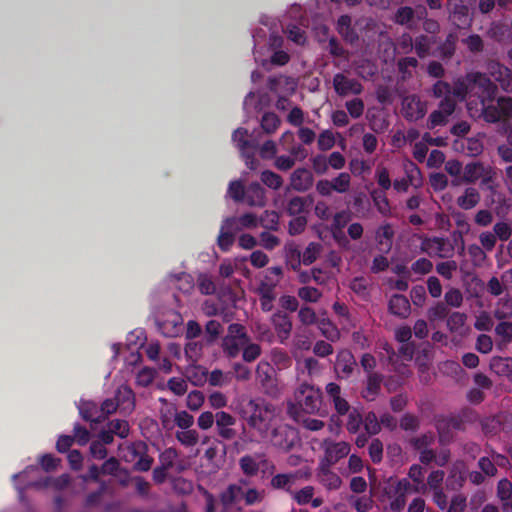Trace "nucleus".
<instances>
[{"instance_id": "49", "label": "nucleus", "mask_w": 512, "mask_h": 512, "mask_svg": "<svg viewBox=\"0 0 512 512\" xmlns=\"http://www.w3.org/2000/svg\"><path fill=\"white\" fill-rule=\"evenodd\" d=\"M260 178L264 185H266L267 187H269L273 190L280 189L283 184L282 177L279 174H277L271 170H264L261 173Z\"/></svg>"}, {"instance_id": "40", "label": "nucleus", "mask_w": 512, "mask_h": 512, "mask_svg": "<svg viewBox=\"0 0 512 512\" xmlns=\"http://www.w3.org/2000/svg\"><path fill=\"white\" fill-rule=\"evenodd\" d=\"M285 261L287 266L293 271H299L302 262L301 251L294 245L285 248Z\"/></svg>"}, {"instance_id": "37", "label": "nucleus", "mask_w": 512, "mask_h": 512, "mask_svg": "<svg viewBox=\"0 0 512 512\" xmlns=\"http://www.w3.org/2000/svg\"><path fill=\"white\" fill-rule=\"evenodd\" d=\"M280 124L281 119L274 112H265L260 120L262 130L268 135L275 133Z\"/></svg>"}, {"instance_id": "9", "label": "nucleus", "mask_w": 512, "mask_h": 512, "mask_svg": "<svg viewBox=\"0 0 512 512\" xmlns=\"http://www.w3.org/2000/svg\"><path fill=\"white\" fill-rule=\"evenodd\" d=\"M427 112L425 102H422L417 95H408L402 100V115L409 122L422 119Z\"/></svg>"}, {"instance_id": "39", "label": "nucleus", "mask_w": 512, "mask_h": 512, "mask_svg": "<svg viewBox=\"0 0 512 512\" xmlns=\"http://www.w3.org/2000/svg\"><path fill=\"white\" fill-rule=\"evenodd\" d=\"M201 378L194 381V385H199L203 381H208L211 386H223L226 383V377L223 372L219 369L213 370L209 375L206 370H201Z\"/></svg>"}, {"instance_id": "41", "label": "nucleus", "mask_w": 512, "mask_h": 512, "mask_svg": "<svg viewBox=\"0 0 512 512\" xmlns=\"http://www.w3.org/2000/svg\"><path fill=\"white\" fill-rule=\"evenodd\" d=\"M502 418V415H494L481 419L480 423L484 434L496 435L501 429Z\"/></svg>"}, {"instance_id": "44", "label": "nucleus", "mask_w": 512, "mask_h": 512, "mask_svg": "<svg viewBox=\"0 0 512 512\" xmlns=\"http://www.w3.org/2000/svg\"><path fill=\"white\" fill-rule=\"evenodd\" d=\"M457 36L454 33H449L443 43L438 47L439 55L443 59H450L456 49Z\"/></svg>"}, {"instance_id": "30", "label": "nucleus", "mask_w": 512, "mask_h": 512, "mask_svg": "<svg viewBox=\"0 0 512 512\" xmlns=\"http://www.w3.org/2000/svg\"><path fill=\"white\" fill-rule=\"evenodd\" d=\"M467 321V314L464 312H450L446 319V327L450 333L462 334V330Z\"/></svg>"}, {"instance_id": "27", "label": "nucleus", "mask_w": 512, "mask_h": 512, "mask_svg": "<svg viewBox=\"0 0 512 512\" xmlns=\"http://www.w3.org/2000/svg\"><path fill=\"white\" fill-rule=\"evenodd\" d=\"M297 480V476L294 473H280L276 474L271 479V486L274 489H282L292 494V487Z\"/></svg>"}, {"instance_id": "58", "label": "nucleus", "mask_w": 512, "mask_h": 512, "mask_svg": "<svg viewBox=\"0 0 512 512\" xmlns=\"http://www.w3.org/2000/svg\"><path fill=\"white\" fill-rule=\"evenodd\" d=\"M293 218L288 224V233L291 236L300 235L306 229L308 219L307 216H292Z\"/></svg>"}, {"instance_id": "21", "label": "nucleus", "mask_w": 512, "mask_h": 512, "mask_svg": "<svg viewBox=\"0 0 512 512\" xmlns=\"http://www.w3.org/2000/svg\"><path fill=\"white\" fill-rule=\"evenodd\" d=\"M388 309L391 314L405 319L410 314L411 306L406 296L401 294H394L389 300Z\"/></svg>"}, {"instance_id": "1", "label": "nucleus", "mask_w": 512, "mask_h": 512, "mask_svg": "<svg viewBox=\"0 0 512 512\" xmlns=\"http://www.w3.org/2000/svg\"><path fill=\"white\" fill-rule=\"evenodd\" d=\"M274 408L262 398L243 402L241 412L248 425L256 429L262 437H267L271 427Z\"/></svg>"}, {"instance_id": "5", "label": "nucleus", "mask_w": 512, "mask_h": 512, "mask_svg": "<svg viewBox=\"0 0 512 512\" xmlns=\"http://www.w3.org/2000/svg\"><path fill=\"white\" fill-rule=\"evenodd\" d=\"M127 450L129 455L125 457V461L134 462L135 471L146 472L151 469L154 459L148 455V446L145 442H132L127 446Z\"/></svg>"}, {"instance_id": "59", "label": "nucleus", "mask_w": 512, "mask_h": 512, "mask_svg": "<svg viewBox=\"0 0 512 512\" xmlns=\"http://www.w3.org/2000/svg\"><path fill=\"white\" fill-rule=\"evenodd\" d=\"M431 44L432 41L428 36L420 35L416 37L413 48L419 58H425L429 54Z\"/></svg>"}, {"instance_id": "17", "label": "nucleus", "mask_w": 512, "mask_h": 512, "mask_svg": "<svg viewBox=\"0 0 512 512\" xmlns=\"http://www.w3.org/2000/svg\"><path fill=\"white\" fill-rule=\"evenodd\" d=\"M115 399L119 410L124 415L131 414L135 409V394L133 390L127 386H120L115 393Z\"/></svg>"}, {"instance_id": "38", "label": "nucleus", "mask_w": 512, "mask_h": 512, "mask_svg": "<svg viewBox=\"0 0 512 512\" xmlns=\"http://www.w3.org/2000/svg\"><path fill=\"white\" fill-rule=\"evenodd\" d=\"M493 315L498 320H505L512 316V297L505 296L496 303Z\"/></svg>"}, {"instance_id": "22", "label": "nucleus", "mask_w": 512, "mask_h": 512, "mask_svg": "<svg viewBox=\"0 0 512 512\" xmlns=\"http://www.w3.org/2000/svg\"><path fill=\"white\" fill-rule=\"evenodd\" d=\"M350 447L345 442L333 443L325 449L324 463L328 466L334 465L340 459L349 454Z\"/></svg>"}, {"instance_id": "33", "label": "nucleus", "mask_w": 512, "mask_h": 512, "mask_svg": "<svg viewBox=\"0 0 512 512\" xmlns=\"http://www.w3.org/2000/svg\"><path fill=\"white\" fill-rule=\"evenodd\" d=\"M79 413L85 421L94 423L102 422L99 407L94 402H83L79 407Z\"/></svg>"}, {"instance_id": "64", "label": "nucleus", "mask_w": 512, "mask_h": 512, "mask_svg": "<svg viewBox=\"0 0 512 512\" xmlns=\"http://www.w3.org/2000/svg\"><path fill=\"white\" fill-rule=\"evenodd\" d=\"M495 333L502 338L504 343H510L512 341V323L501 321L495 327Z\"/></svg>"}, {"instance_id": "52", "label": "nucleus", "mask_w": 512, "mask_h": 512, "mask_svg": "<svg viewBox=\"0 0 512 512\" xmlns=\"http://www.w3.org/2000/svg\"><path fill=\"white\" fill-rule=\"evenodd\" d=\"M332 188L337 193H346L351 184V176L347 172H341L337 177L330 180Z\"/></svg>"}, {"instance_id": "32", "label": "nucleus", "mask_w": 512, "mask_h": 512, "mask_svg": "<svg viewBox=\"0 0 512 512\" xmlns=\"http://www.w3.org/2000/svg\"><path fill=\"white\" fill-rule=\"evenodd\" d=\"M484 166L480 162H471L463 167L462 181L465 183H475L483 176Z\"/></svg>"}, {"instance_id": "13", "label": "nucleus", "mask_w": 512, "mask_h": 512, "mask_svg": "<svg viewBox=\"0 0 512 512\" xmlns=\"http://www.w3.org/2000/svg\"><path fill=\"white\" fill-rule=\"evenodd\" d=\"M489 75L498 82L504 92H512V72L509 68L497 61H490L487 65Z\"/></svg>"}, {"instance_id": "60", "label": "nucleus", "mask_w": 512, "mask_h": 512, "mask_svg": "<svg viewBox=\"0 0 512 512\" xmlns=\"http://www.w3.org/2000/svg\"><path fill=\"white\" fill-rule=\"evenodd\" d=\"M375 179L380 191H387L391 188L392 182L390 179L389 171L386 167L378 166L375 171Z\"/></svg>"}, {"instance_id": "11", "label": "nucleus", "mask_w": 512, "mask_h": 512, "mask_svg": "<svg viewBox=\"0 0 512 512\" xmlns=\"http://www.w3.org/2000/svg\"><path fill=\"white\" fill-rule=\"evenodd\" d=\"M356 368L357 362L350 350L342 349L337 353L334 369L339 379L350 378Z\"/></svg>"}, {"instance_id": "29", "label": "nucleus", "mask_w": 512, "mask_h": 512, "mask_svg": "<svg viewBox=\"0 0 512 512\" xmlns=\"http://www.w3.org/2000/svg\"><path fill=\"white\" fill-rule=\"evenodd\" d=\"M491 369L498 375L507 377L512 381V358L511 357H493L491 360Z\"/></svg>"}, {"instance_id": "43", "label": "nucleus", "mask_w": 512, "mask_h": 512, "mask_svg": "<svg viewBox=\"0 0 512 512\" xmlns=\"http://www.w3.org/2000/svg\"><path fill=\"white\" fill-rule=\"evenodd\" d=\"M418 66V60L414 57H403L398 60L397 67L402 80L412 77V70Z\"/></svg>"}, {"instance_id": "10", "label": "nucleus", "mask_w": 512, "mask_h": 512, "mask_svg": "<svg viewBox=\"0 0 512 512\" xmlns=\"http://www.w3.org/2000/svg\"><path fill=\"white\" fill-rule=\"evenodd\" d=\"M239 231L240 227L237 225L235 217H227L223 220L217 238V245L221 251L230 250L235 241V234Z\"/></svg>"}, {"instance_id": "18", "label": "nucleus", "mask_w": 512, "mask_h": 512, "mask_svg": "<svg viewBox=\"0 0 512 512\" xmlns=\"http://www.w3.org/2000/svg\"><path fill=\"white\" fill-rule=\"evenodd\" d=\"M336 30L341 35V37L349 43L350 45H354L359 41V35L352 25L351 16L344 14L341 15L336 23Z\"/></svg>"}, {"instance_id": "6", "label": "nucleus", "mask_w": 512, "mask_h": 512, "mask_svg": "<svg viewBox=\"0 0 512 512\" xmlns=\"http://www.w3.org/2000/svg\"><path fill=\"white\" fill-rule=\"evenodd\" d=\"M298 440V431L288 424H280L274 427L271 433L273 446L286 452L290 451Z\"/></svg>"}, {"instance_id": "8", "label": "nucleus", "mask_w": 512, "mask_h": 512, "mask_svg": "<svg viewBox=\"0 0 512 512\" xmlns=\"http://www.w3.org/2000/svg\"><path fill=\"white\" fill-rule=\"evenodd\" d=\"M422 251L430 256L450 258L454 254L453 244L443 237L425 238L421 245Z\"/></svg>"}, {"instance_id": "45", "label": "nucleus", "mask_w": 512, "mask_h": 512, "mask_svg": "<svg viewBox=\"0 0 512 512\" xmlns=\"http://www.w3.org/2000/svg\"><path fill=\"white\" fill-rule=\"evenodd\" d=\"M409 486V482L407 480L399 481L397 490H403L401 491L394 499L390 502V509L394 512H399L404 509L406 505V495L405 490Z\"/></svg>"}, {"instance_id": "20", "label": "nucleus", "mask_w": 512, "mask_h": 512, "mask_svg": "<svg viewBox=\"0 0 512 512\" xmlns=\"http://www.w3.org/2000/svg\"><path fill=\"white\" fill-rule=\"evenodd\" d=\"M313 197L307 196H293L287 201L286 212L290 216H306L308 208L313 204Z\"/></svg>"}, {"instance_id": "50", "label": "nucleus", "mask_w": 512, "mask_h": 512, "mask_svg": "<svg viewBox=\"0 0 512 512\" xmlns=\"http://www.w3.org/2000/svg\"><path fill=\"white\" fill-rule=\"evenodd\" d=\"M108 429L113 433V435H117L122 439L128 437L130 432L128 421L123 419H114L110 421L108 423Z\"/></svg>"}, {"instance_id": "61", "label": "nucleus", "mask_w": 512, "mask_h": 512, "mask_svg": "<svg viewBox=\"0 0 512 512\" xmlns=\"http://www.w3.org/2000/svg\"><path fill=\"white\" fill-rule=\"evenodd\" d=\"M194 286V279L190 274L182 272L177 276L176 287L182 293L190 294L194 290Z\"/></svg>"}, {"instance_id": "7", "label": "nucleus", "mask_w": 512, "mask_h": 512, "mask_svg": "<svg viewBox=\"0 0 512 512\" xmlns=\"http://www.w3.org/2000/svg\"><path fill=\"white\" fill-rule=\"evenodd\" d=\"M274 367L267 361H260L256 367V380L263 392L275 396L278 392Z\"/></svg>"}, {"instance_id": "35", "label": "nucleus", "mask_w": 512, "mask_h": 512, "mask_svg": "<svg viewBox=\"0 0 512 512\" xmlns=\"http://www.w3.org/2000/svg\"><path fill=\"white\" fill-rule=\"evenodd\" d=\"M171 321L157 322L158 330L166 337H174L178 333V326L182 324V317L178 313L172 315Z\"/></svg>"}, {"instance_id": "19", "label": "nucleus", "mask_w": 512, "mask_h": 512, "mask_svg": "<svg viewBox=\"0 0 512 512\" xmlns=\"http://www.w3.org/2000/svg\"><path fill=\"white\" fill-rule=\"evenodd\" d=\"M243 202L251 207H264L266 205L265 189L257 182L250 183L245 188Z\"/></svg>"}, {"instance_id": "63", "label": "nucleus", "mask_w": 512, "mask_h": 512, "mask_svg": "<svg viewBox=\"0 0 512 512\" xmlns=\"http://www.w3.org/2000/svg\"><path fill=\"white\" fill-rule=\"evenodd\" d=\"M361 425H363V417L357 409H353L348 414L346 428L350 433L355 434L359 431Z\"/></svg>"}, {"instance_id": "51", "label": "nucleus", "mask_w": 512, "mask_h": 512, "mask_svg": "<svg viewBox=\"0 0 512 512\" xmlns=\"http://www.w3.org/2000/svg\"><path fill=\"white\" fill-rule=\"evenodd\" d=\"M197 287L202 295H212L216 292V285L212 278L205 274L200 273L197 279Z\"/></svg>"}, {"instance_id": "57", "label": "nucleus", "mask_w": 512, "mask_h": 512, "mask_svg": "<svg viewBox=\"0 0 512 512\" xmlns=\"http://www.w3.org/2000/svg\"><path fill=\"white\" fill-rule=\"evenodd\" d=\"M319 329L322 335L331 342H336L340 339L341 334L339 329L330 321H321L319 324Z\"/></svg>"}, {"instance_id": "62", "label": "nucleus", "mask_w": 512, "mask_h": 512, "mask_svg": "<svg viewBox=\"0 0 512 512\" xmlns=\"http://www.w3.org/2000/svg\"><path fill=\"white\" fill-rule=\"evenodd\" d=\"M458 265L455 260H448L436 264V272L446 280H451Z\"/></svg>"}, {"instance_id": "3", "label": "nucleus", "mask_w": 512, "mask_h": 512, "mask_svg": "<svg viewBox=\"0 0 512 512\" xmlns=\"http://www.w3.org/2000/svg\"><path fill=\"white\" fill-rule=\"evenodd\" d=\"M467 82L471 85V90H477L481 108L494 101L498 89L486 74L481 72L468 74Z\"/></svg>"}, {"instance_id": "56", "label": "nucleus", "mask_w": 512, "mask_h": 512, "mask_svg": "<svg viewBox=\"0 0 512 512\" xmlns=\"http://www.w3.org/2000/svg\"><path fill=\"white\" fill-rule=\"evenodd\" d=\"M463 294L458 288L451 287L444 295V302L450 308H459L463 304Z\"/></svg>"}, {"instance_id": "36", "label": "nucleus", "mask_w": 512, "mask_h": 512, "mask_svg": "<svg viewBox=\"0 0 512 512\" xmlns=\"http://www.w3.org/2000/svg\"><path fill=\"white\" fill-rule=\"evenodd\" d=\"M371 198L377 211L383 216H389L391 213L390 203L386 196V191H379L377 189L371 192Z\"/></svg>"}, {"instance_id": "31", "label": "nucleus", "mask_w": 512, "mask_h": 512, "mask_svg": "<svg viewBox=\"0 0 512 512\" xmlns=\"http://www.w3.org/2000/svg\"><path fill=\"white\" fill-rule=\"evenodd\" d=\"M232 140L237 145L241 152L252 149L255 150L258 144L248 139V130L245 128H238L232 134Z\"/></svg>"}, {"instance_id": "53", "label": "nucleus", "mask_w": 512, "mask_h": 512, "mask_svg": "<svg viewBox=\"0 0 512 512\" xmlns=\"http://www.w3.org/2000/svg\"><path fill=\"white\" fill-rule=\"evenodd\" d=\"M176 432V439L184 446L191 447L198 443L199 435L196 430L183 429Z\"/></svg>"}, {"instance_id": "46", "label": "nucleus", "mask_w": 512, "mask_h": 512, "mask_svg": "<svg viewBox=\"0 0 512 512\" xmlns=\"http://www.w3.org/2000/svg\"><path fill=\"white\" fill-rule=\"evenodd\" d=\"M363 426L366 434L373 436L381 431L380 421L375 412H368L363 418Z\"/></svg>"}, {"instance_id": "23", "label": "nucleus", "mask_w": 512, "mask_h": 512, "mask_svg": "<svg viewBox=\"0 0 512 512\" xmlns=\"http://www.w3.org/2000/svg\"><path fill=\"white\" fill-rule=\"evenodd\" d=\"M382 382L383 375L380 373H370V375H367L366 386L362 390L361 396L366 401H374L381 391Z\"/></svg>"}, {"instance_id": "34", "label": "nucleus", "mask_w": 512, "mask_h": 512, "mask_svg": "<svg viewBox=\"0 0 512 512\" xmlns=\"http://www.w3.org/2000/svg\"><path fill=\"white\" fill-rule=\"evenodd\" d=\"M450 312V307L444 301H437L427 310V317L431 322L442 321L447 319Z\"/></svg>"}, {"instance_id": "14", "label": "nucleus", "mask_w": 512, "mask_h": 512, "mask_svg": "<svg viewBox=\"0 0 512 512\" xmlns=\"http://www.w3.org/2000/svg\"><path fill=\"white\" fill-rule=\"evenodd\" d=\"M271 324L279 343L284 344L290 338L293 327L289 315L278 310L271 316Z\"/></svg>"}, {"instance_id": "15", "label": "nucleus", "mask_w": 512, "mask_h": 512, "mask_svg": "<svg viewBox=\"0 0 512 512\" xmlns=\"http://www.w3.org/2000/svg\"><path fill=\"white\" fill-rule=\"evenodd\" d=\"M236 419L229 413L219 411L215 414V424L218 435L224 440H232L236 437L237 432L232 428Z\"/></svg>"}, {"instance_id": "54", "label": "nucleus", "mask_w": 512, "mask_h": 512, "mask_svg": "<svg viewBox=\"0 0 512 512\" xmlns=\"http://www.w3.org/2000/svg\"><path fill=\"white\" fill-rule=\"evenodd\" d=\"M225 337H233L234 340H239L241 344L249 342L246 328L239 323H232L228 326V334Z\"/></svg>"}, {"instance_id": "2", "label": "nucleus", "mask_w": 512, "mask_h": 512, "mask_svg": "<svg viewBox=\"0 0 512 512\" xmlns=\"http://www.w3.org/2000/svg\"><path fill=\"white\" fill-rule=\"evenodd\" d=\"M295 403L288 405L287 412L293 419H298L304 414H316L322 404V393L314 386L302 383L295 391Z\"/></svg>"}, {"instance_id": "16", "label": "nucleus", "mask_w": 512, "mask_h": 512, "mask_svg": "<svg viewBox=\"0 0 512 512\" xmlns=\"http://www.w3.org/2000/svg\"><path fill=\"white\" fill-rule=\"evenodd\" d=\"M314 184L312 172L306 168H297L290 175V187L297 192H306Z\"/></svg>"}, {"instance_id": "12", "label": "nucleus", "mask_w": 512, "mask_h": 512, "mask_svg": "<svg viewBox=\"0 0 512 512\" xmlns=\"http://www.w3.org/2000/svg\"><path fill=\"white\" fill-rule=\"evenodd\" d=\"M333 88L340 97H345L349 94L359 95L363 91V86L358 80L348 78L343 73L334 75Z\"/></svg>"}, {"instance_id": "47", "label": "nucleus", "mask_w": 512, "mask_h": 512, "mask_svg": "<svg viewBox=\"0 0 512 512\" xmlns=\"http://www.w3.org/2000/svg\"><path fill=\"white\" fill-rule=\"evenodd\" d=\"M322 246L320 243L317 242H310L307 247L305 248L304 252L301 253L302 255V262L304 265H311L314 263L320 252H321Z\"/></svg>"}, {"instance_id": "55", "label": "nucleus", "mask_w": 512, "mask_h": 512, "mask_svg": "<svg viewBox=\"0 0 512 512\" xmlns=\"http://www.w3.org/2000/svg\"><path fill=\"white\" fill-rule=\"evenodd\" d=\"M349 503L357 512H368L373 507V500L370 496H360L349 498Z\"/></svg>"}, {"instance_id": "28", "label": "nucleus", "mask_w": 512, "mask_h": 512, "mask_svg": "<svg viewBox=\"0 0 512 512\" xmlns=\"http://www.w3.org/2000/svg\"><path fill=\"white\" fill-rule=\"evenodd\" d=\"M243 495V490L236 484H230L225 491L220 495V501L224 509H229L232 505L237 503Z\"/></svg>"}, {"instance_id": "24", "label": "nucleus", "mask_w": 512, "mask_h": 512, "mask_svg": "<svg viewBox=\"0 0 512 512\" xmlns=\"http://www.w3.org/2000/svg\"><path fill=\"white\" fill-rule=\"evenodd\" d=\"M394 238V230L391 224L386 223L381 225L375 234V239L377 244L379 245V249L382 252H389L392 248Z\"/></svg>"}, {"instance_id": "48", "label": "nucleus", "mask_w": 512, "mask_h": 512, "mask_svg": "<svg viewBox=\"0 0 512 512\" xmlns=\"http://www.w3.org/2000/svg\"><path fill=\"white\" fill-rule=\"evenodd\" d=\"M297 295L305 302L317 303L322 297V292L315 287L304 286L298 289Z\"/></svg>"}, {"instance_id": "25", "label": "nucleus", "mask_w": 512, "mask_h": 512, "mask_svg": "<svg viewBox=\"0 0 512 512\" xmlns=\"http://www.w3.org/2000/svg\"><path fill=\"white\" fill-rule=\"evenodd\" d=\"M320 482L329 490L340 488L342 480L335 472L330 470V466L322 462L319 471Z\"/></svg>"}, {"instance_id": "42", "label": "nucleus", "mask_w": 512, "mask_h": 512, "mask_svg": "<svg viewBox=\"0 0 512 512\" xmlns=\"http://www.w3.org/2000/svg\"><path fill=\"white\" fill-rule=\"evenodd\" d=\"M415 17V11L409 6H402L397 9L394 14V22L398 25L407 26L412 28V21Z\"/></svg>"}, {"instance_id": "4", "label": "nucleus", "mask_w": 512, "mask_h": 512, "mask_svg": "<svg viewBox=\"0 0 512 512\" xmlns=\"http://www.w3.org/2000/svg\"><path fill=\"white\" fill-rule=\"evenodd\" d=\"M481 116L488 123L506 122L512 118V97L500 96L497 103L484 105Z\"/></svg>"}, {"instance_id": "26", "label": "nucleus", "mask_w": 512, "mask_h": 512, "mask_svg": "<svg viewBox=\"0 0 512 512\" xmlns=\"http://www.w3.org/2000/svg\"><path fill=\"white\" fill-rule=\"evenodd\" d=\"M480 199L479 191L474 187H468L464 190V193L457 198V205L463 210H470L479 203Z\"/></svg>"}]
</instances>
